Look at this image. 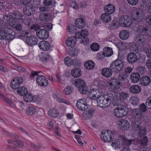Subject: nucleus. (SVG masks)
<instances>
[{
	"label": "nucleus",
	"instance_id": "1",
	"mask_svg": "<svg viewBox=\"0 0 151 151\" xmlns=\"http://www.w3.org/2000/svg\"><path fill=\"white\" fill-rule=\"evenodd\" d=\"M88 35V31L86 29H83L80 32H76L75 37H69L66 41V44L69 47H72L76 43L77 39H81L83 42L84 41V40L86 39L87 41Z\"/></svg>",
	"mask_w": 151,
	"mask_h": 151
},
{
	"label": "nucleus",
	"instance_id": "2",
	"mask_svg": "<svg viewBox=\"0 0 151 151\" xmlns=\"http://www.w3.org/2000/svg\"><path fill=\"white\" fill-rule=\"evenodd\" d=\"M15 36L14 32L10 28L3 27L0 31V39L10 41L14 39Z\"/></svg>",
	"mask_w": 151,
	"mask_h": 151
},
{
	"label": "nucleus",
	"instance_id": "3",
	"mask_svg": "<svg viewBox=\"0 0 151 151\" xmlns=\"http://www.w3.org/2000/svg\"><path fill=\"white\" fill-rule=\"evenodd\" d=\"M111 96L107 95H102L97 100L98 105L101 107H106L111 104Z\"/></svg>",
	"mask_w": 151,
	"mask_h": 151
},
{
	"label": "nucleus",
	"instance_id": "4",
	"mask_svg": "<svg viewBox=\"0 0 151 151\" xmlns=\"http://www.w3.org/2000/svg\"><path fill=\"white\" fill-rule=\"evenodd\" d=\"M73 85L78 88L79 91L82 94H85L87 92L86 87L84 81L80 79L72 80Z\"/></svg>",
	"mask_w": 151,
	"mask_h": 151
},
{
	"label": "nucleus",
	"instance_id": "5",
	"mask_svg": "<svg viewBox=\"0 0 151 151\" xmlns=\"http://www.w3.org/2000/svg\"><path fill=\"white\" fill-rule=\"evenodd\" d=\"M109 67L113 70V71L118 72L121 71L123 67V63L122 61L117 59L113 61L110 64Z\"/></svg>",
	"mask_w": 151,
	"mask_h": 151
},
{
	"label": "nucleus",
	"instance_id": "6",
	"mask_svg": "<svg viewBox=\"0 0 151 151\" xmlns=\"http://www.w3.org/2000/svg\"><path fill=\"white\" fill-rule=\"evenodd\" d=\"M101 139L105 142H109L114 139L112 133L109 130H103L101 135Z\"/></svg>",
	"mask_w": 151,
	"mask_h": 151
},
{
	"label": "nucleus",
	"instance_id": "7",
	"mask_svg": "<svg viewBox=\"0 0 151 151\" xmlns=\"http://www.w3.org/2000/svg\"><path fill=\"white\" fill-rule=\"evenodd\" d=\"M132 127L136 130L139 131V137H142L141 122L140 120L130 119Z\"/></svg>",
	"mask_w": 151,
	"mask_h": 151
},
{
	"label": "nucleus",
	"instance_id": "8",
	"mask_svg": "<svg viewBox=\"0 0 151 151\" xmlns=\"http://www.w3.org/2000/svg\"><path fill=\"white\" fill-rule=\"evenodd\" d=\"M132 22V19L130 17L124 15L120 19L119 23L121 26L124 27H128L130 26Z\"/></svg>",
	"mask_w": 151,
	"mask_h": 151
},
{
	"label": "nucleus",
	"instance_id": "9",
	"mask_svg": "<svg viewBox=\"0 0 151 151\" xmlns=\"http://www.w3.org/2000/svg\"><path fill=\"white\" fill-rule=\"evenodd\" d=\"M142 67L140 66L137 68V72H133L131 73L130 76V80L133 83H136L138 82L140 79V76L139 74L141 73Z\"/></svg>",
	"mask_w": 151,
	"mask_h": 151
},
{
	"label": "nucleus",
	"instance_id": "10",
	"mask_svg": "<svg viewBox=\"0 0 151 151\" xmlns=\"http://www.w3.org/2000/svg\"><path fill=\"white\" fill-rule=\"evenodd\" d=\"M43 3L44 6L40 7L39 8L40 11L41 12L48 11L49 10L48 6H54L56 2L53 0H44Z\"/></svg>",
	"mask_w": 151,
	"mask_h": 151
},
{
	"label": "nucleus",
	"instance_id": "11",
	"mask_svg": "<svg viewBox=\"0 0 151 151\" xmlns=\"http://www.w3.org/2000/svg\"><path fill=\"white\" fill-rule=\"evenodd\" d=\"M101 91L100 89H92L89 92L88 95L90 98L92 99H96L102 96Z\"/></svg>",
	"mask_w": 151,
	"mask_h": 151
},
{
	"label": "nucleus",
	"instance_id": "12",
	"mask_svg": "<svg viewBox=\"0 0 151 151\" xmlns=\"http://www.w3.org/2000/svg\"><path fill=\"white\" fill-rule=\"evenodd\" d=\"M9 24L10 26L18 31H21L22 28V24L19 21L10 19L9 21Z\"/></svg>",
	"mask_w": 151,
	"mask_h": 151
},
{
	"label": "nucleus",
	"instance_id": "13",
	"mask_svg": "<svg viewBox=\"0 0 151 151\" xmlns=\"http://www.w3.org/2000/svg\"><path fill=\"white\" fill-rule=\"evenodd\" d=\"M140 11L141 10L139 9L134 10L132 14V18L133 20L137 21V24H140L142 23V12Z\"/></svg>",
	"mask_w": 151,
	"mask_h": 151
},
{
	"label": "nucleus",
	"instance_id": "14",
	"mask_svg": "<svg viewBox=\"0 0 151 151\" xmlns=\"http://www.w3.org/2000/svg\"><path fill=\"white\" fill-rule=\"evenodd\" d=\"M76 106L78 109L81 110H85L88 107L87 103L84 98L79 99L77 101Z\"/></svg>",
	"mask_w": 151,
	"mask_h": 151
},
{
	"label": "nucleus",
	"instance_id": "15",
	"mask_svg": "<svg viewBox=\"0 0 151 151\" xmlns=\"http://www.w3.org/2000/svg\"><path fill=\"white\" fill-rule=\"evenodd\" d=\"M119 138L122 140L123 141L122 142H123V144L125 145L128 146L130 145L132 142H137V143L138 144H139L140 145L142 144V139L139 140L137 139L129 140L127 139L124 136L122 135H119Z\"/></svg>",
	"mask_w": 151,
	"mask_h": 151
},
{
	"label": "nucleus",
	"instance_id": "16",
	"mask_svg": "<svg viewBox=\"0 0 151 151\" xmlns=\"http://www.w3.org/2000/svg\"><path fill=\"white\" fill-rule=\"evenodd\" d=\"M38 37L41 40H45L49 37L48 33L46 30L39 29L36 30Z\"/></svg>",
	"mask_w": 151,
	"mask_h": 151
},
{
	"label": "nucleus",
	"instance_id": "17",
	"mask_svg": "<svg viewBox=\"0 0 151 151\" xmlns=\"http://www.w3.org/2000/svg\"><path fill=\"white\" fill-rule=\"evenodd\" d=\"M118 123L119 128L122 131L128 130L130 127L129 124L126 120H120L119 121Z\"/></svg>",
	"mask_w": 151,
	"mask_h": 151
},
{
	"label": "nucleus",
	"instance_id": "18",
	"mask_svg": "<svg viewBox=\"0 0 151 151\" xmlns=\"http://www.w3.org/2000/svg\"><path fill=\"white\" fill-rule=\"evenodd\" d=\"M118 106L119 107L118 108H119V111L121 112L122 117L128 114L129 109L127 108L128 105L127 104L123 103H121Z\"/></svg>",
	"mask_w": 151,
	"mask_h": 151
},
{
	"label": "nucleus",
	"instance_id": "19",
	"mask_svg": "<svg viewBox=\"0 0 151 151\" xmlns=\"http://www.w3.org/2000/svg\"><path fill=\"white\" fill-rule=\"evenodd\" d=\"M36 81L37 83L40 86L45 87L48 83V81L45 76L41 75L37 77Z\"/></svg>",
	"mask_w": 151,
	"mask_h": 151
},
{
	"label": "nucleus",
	"instance_id": "20",
	"mask_svg": "<svg viewBox=\"0 0 151 151\" xmlns=\"http://www.w3.org/2000/svg\"><path fill=\"white\" fill-rule=\"evenodd\" d=\"M10 137L13 139L14 142L13 145L15 147H20L23 146L24 144L22 141L19 140V137L17 135L14 134L10 135Z\"/></svg>",
	"mask_w": 151,
	"mask_h": 151
},
{
	"label": "nucleus",
	"instance_id": "21",
	"mask_svg": "<svg viewBox=\"0 0 151 151\" xmlns=\"http://www.w3.org/2000/svg\"><path fill=\"white\" fill-rule=\"evenodd\" d=\"M95 110L90 109L85 111L83 114L82 118L84 119H89L91 118L95 112Z\"/></svg>",
	"mask_w": 151,
	"mask_h": 151
},
{
	"label": "nucleus",
	"instance_id": "22",
	"mask_svg": "<svg viewBox=\"0 0 151 151\" xmlns=\"http://www.w3.org/2000/svg\"><path fill=\"white\" fill-rule=\"evenodd\" d=\"M132 117L131 119L140 120L142 117V111L138 109H133L132 111Z\"/></svg>",
	"mask_w": 151,
	"mask_h": 151
},
{
	"label": "nucleus",
	"instance_id": "23",
	"mask_svg": "<svg viewBox=\"0 0 151 151\" xmlns=\"http://www.w3.org/2000/svg\"><path fill=\"white\" fill-rule=\"evenodd\" d=\"M38 42L37 37L34 35L27 36L26 39V42L29 46H32L36 44Z\"/></svg>",
	"mask_w": 151,
	"mask_h": 151
},
{
	"label": "nucleus",
	"instance_id": "24",
	"mask_svg": "<svg viewBox=\"0 0 151 151\" xmlns=\"http://www.w3.org/2000/svg\"><path fill=\"white\" fill-rule=\"evenodd\" d=\"M138 58L136 54L133 52L129 53L127 56V61L130 64H133L135 63Z\"/></svg>",
	"mask_w": 151,
	"mask_h": 151
},
{
	"label": "nucleus",
	"instance_id": "25",
	"mask_svg": "<svg viewBox=\"0 0 151 151\" xmlns=\"http://www.w3.org/2000/svg\"><path fill=\"white\" fill-rule=\"evenodd\" d=\"M109 85L114 88L119 89L121 86L122 83L119 82L116 78H114L110 80L109 82Z\"/></svg>",
	"mask_w": 151,
	"mask_h": 151
},
{
	"label": "nucleus",
	"instance_id": "26",
	"mask_svg": "<svg viewBox=\"0 0 151 151\" xmlns=\"http://www.w3.org/2000/svg\"><path fill=\"white\" fill-rule=\"evenodd\" d=\"M75 24L76 27L81 29L85 26L86 22L83 19L79 18L76 19L75 21Z\"/></svg>",
	"mask_w": 151,
	"mask_h": 151
},
{
	"label": "nucleus",
	"instance_id": "27",
	"mask_svg": "<svg viewBox=\"0 0 151 151\" xmlns=\"http://www.w3.org/2000/svg\"><path fill=\"white\" fill-rule=\"evenodd\" d=\"M11 17L13 19H17L19 20H21L22 19V17L24 15L20 12L15 11L13 12L11 14Z\"/></svg>",
	"mask_w": 151,
	"mask_h": 151
},
{
	"label": "nucleus",
	"instance_id": "28",
	"mask_svg": "<svg viewBox=\"0 0 151 151\" xmlns=\"http://www.w3.org/2000/svg\"><path fill=\"white\" fill-rule=\"evenodd\" d=\"M40 48L43 50H47L50 47V44L48 42L45 41H41L39 44Z\"/></svg>",
	"mask_w": 151,
	"mask_h": 151
},
{
	"label": "nucleus",
	"instance_id": "29",
	"mask_svg": "<svg viewBox=\"0 0 151 151\" xmlns=\"http://www.w3.org/2000/svg\"><path fill=\"white\" fill-rule=\"evenodd\" d=\"M104 10L106 13L110 14L114 13L115 10V8L112 4H109L106 5L104 6Z\"/></svg>",
	"mask_w": 151,
	"mask_h": 151
},
{
	"label": "nucleus",
	"instance_id": "30",
	"mask_svg": "<svg viewBox=\"0 0 151 151\" xmlns=\"http://www.w3.org/2000/svg\"><path fill=\"white\" fill-rule=\"evenodd\" d=\"M112 69L109 68H104L102 69L101 73L103 76L109 78L111 76L112 74Z\"/></svg>",
	"mask_w": 151,
	"mask_h": 151
},
{
	"label": "nucleus",
	"instance_id": "31",
	"mask_svg": "<svg viewBox=\"0 0 151 151\" xmlns=\"http://www.w3.org/2000/svg\"><path fill=\"white\" fill-rule=\"evenodd\" d=\"M51 17L52 15L50 13H41L40 15V19L45 22L50 20L51 19Z\"/></svg>",
	"mask_w": 151,
	"mask_h": 151
},
{
	"label": "nucleus",
	"instance_id": "32",
	"mask_svg": "<svg viewBox=\"0 0 151 151\" xmlns=\"http://www.w3.org/2000/svg\"><path fill=\"white\" fill-rule=\"evenodd\" d=\"M129 89L132 93L136 94L139 93L141 91V88L139 86L134 85L130 87Z\"/></svg>",
	"mask_w": 151,
	"mask_h": 151
},
{
	"label": "nucleus",
	"instance_id": "33",
	"mask_svg": "<svg viewBox=\"0 0 151 151\" xmlns=\"http://www.w3.org/2000/svg\"><path fill=\"white\" fill-rule=\"evenodd\" d=\"M111 102L114 106H119L121 102V99L117 95H115L114 96H111Z\"/></svg>",
	"mask_w": 151,
	"mask_h": 151
},
{
	"label": "nucleus",
	"instance_id": "34",
	"mask_svg": "<svg viewBox=\"0 0 151 151\" xmlns=\"http://www.w3.org/2000/svg\"><path fill=\"white\" fill-rule=\"evenodd\" d=\"M129 36V33L128 31L124 30L121 31L119 34L120 39L122 40H126L128 39Z\"/></svg>",
	"mask_w": 151,
	"mask_h": 151
},
{
	"label": "nucleus",
	"instance_id": "35",
	"mask_svg": "<svg viewBox=\"0 0 151 151\" xmlns=\"http://www.w3.org/2000/svg\"><path fill=\"white\" fill-rule=\"evenodd\" d=\"M34 11V8L30 6L26 7L23 9V12L24 14L28 16L31 15Z\"/></svg>",
	"mask_w": 151,
	"mask_h": 151
},
{
	"label": "nucleus",
	"instance_id": "36",
	"mask_svg": "<svg viewBox=\"0 0 151 151\" xmlns=\"http://www.w3.org/2000/svg\"><path fill=\"white\" fill-rule=\"evenodd\" d=\"M103 53L105 57H109L111 56L113 53L112 49L109 47H106L103 50Z\"/></svg>",
	"mask_w": 151,
	"mask_h": 151
},
{
	"label": "nucleus",
	"instance_id": "37",
	"mask_svg": "<svg viewBox=\"0 0 151 151\" xmlns=\"http://www.w3.org/2000/svg\"><path fill=\"white\" fill-rule=\"evenodd\" d=\"M81 70L78 68L73 69L71 72L72 76L75 78L79 77L81 75Z\"/></svg>",
	"mask_w": 151,
	"mask_h": 151
},
{
	"label": "nucleus",
	"instance_id": "38",
	"mask_svg": "<svg viewBox=\"0 0 151 151\" xmlns=\"http://www.w3.org/2000/svg\"><path fill=\"white\" fill-rule=\"evenodd\" d=\"M142 34L145 35L151 36V26H147L142 29Z\"/></svg>",
	"mask_w": 151,
	"mask_h": 151
},
{
	"label": "nucleus",
	"instance_id": "39",
	"mask_svg": "<svg viewBox=\"0 0 151 151\" xmlns=\"http://www.w3.org/2000/svg\"><path fill=\"white\" fill-rule=\"evenodd\" d=\"M122 145V141H120L119 139H116L111 144L112 146L116 149L121 148Z\"/></svg>",
	"mask_w": 151,
	"mask_h": 151
},
{
	"label": "nucleus",
	"instance_id": "40",
	"mask_svg": "<svg viewBox=\"0 0 151 151\" xmlns=\"http://www.w3.org/2000/svg\"><path fill=\"white\" fill-rule=\"evenodd\" d=\"M36 111V109L35 107L34 106H30L27 108L26 112L28 115L32 116L35 114Z\"/></svg>",
	"mask_w": 151,
	"mask_h": 151
},
{
	"label": "nucleus",
	"instance_id": "41",
	"mask_svg": "<svg viewBox=\"0 0 151 151\" xmlns=\"http://www.w3.org/2000/svg\"><path fill=\"white\" fill-rule=\"evenodd\" d=\"M109 15L106 13L102 14L101 17V19L104 22H108L110 21L111 16Z\"/></svg>",
	"mask_w": 151,
	"mask_h": 151
},
{
	"label": "nucleus",
	"instance_id": "42",
	"mask_svg": "<svg viewBox=\"0 0 151 151\" xmlns=\"http://www.w3.org/2000/svg\"><path fill=\"white\" fill-rule=\"evenodd\" d=\"M94 65V63L92 60H88L84 63L85 67L87 70L92 69Z\"/></svg>",
	"mask_w": 151,
	"mask_h": 151
},
{
	"label": "nucleus",
	"instance_id": "43",
	"mask_svg": "<svg viewBox=\"0 0 151 151\" xmlns=\"http://www.w3.org/2000/svg\"><path fill=\"white\" fill-rule=\"evenodd\" d=\"M23 98L24 101L27 102H31L33 100V97L32 94L28 92L24 96Z\"/></svg>",
	"mask_w": 151,
	"mask_h": 151
},
{
	"label": "nucleus",
	"instance_id": "44",
	"mask_svg": "<svg viewBox=\"0 0 151 151\" xmlns=\"http://www.w3.org/2000/svg\"><path fill=\"white\" fill-rule=\"evenodd\" d=\"M18 93L20 95L24 96L27 92V88L24 86L19 88L17 90Z\"/></svg>",
	"mask_w": 151,
	"mask_h": 151
},
{
	"label": "nucleus",
	"instance_id": "45",
	"mask_svg": "<svg viewBox=\"0 0 151 151\" xmlns=\"http://www.w3.org/2000/svg\"><path fill=\"white\" fill-rule=\"evenodd\" d=\"M48 114L50 116L53 117H56L59 115L57 110L55 109H50L48 111Z\"/></svg>",
	"mask_w": 151,
	"mask_h": 151
},
{
	"label": "nucleus",
	"instance_id": "46",
	"mask_svg": "<svg viewBox=\"0 0 151 151\" xmlns=\"http://www.w3.org/2000/svg\"><path fill=\"white\" fill-rule=\"evenodd\" d=\"M150 83V79L148 76L142 77V86H147Z\"/></svg>",
	"mask_w": 151,
	"mask_h": 151
},
{
	"label": "nucleus",
	"instance_id": "47",
	"mask_svg": "<svg viewBox=\"0 0 151 151\" xmlns=\"http://www.w3.org/2000/svg\"><path fill=\"white\" fill-rule=\"evenodd\" d=\"M129 103L134 105H137L139 103V99L136 97L132 96L129 100Z\"/></svg>",
	"mask_w": 151,
	"mask_h": 151
},
{
	"label": "nucleus",
	"instance_id": "48",
	"mask_svg": "<svg viewBox=\"0 0 151 151\" xmlns=\"http://www.w3.org/2000/svg\"><path fill=\"white\" fill-rule=\"evenodd\" d=\"M76 27L73 24L69 25L68 27L67 30L69 33L72 34L76 32Z\"/></svg>",
	"mask_w": 151,
	"mask_h": 151
},
{
	"label": "nucleus",
	"instance_id": "49",
	"mask_svg": "<svg viewBox=\"0 0 151 151\" xmlns=\"http://www.w3.org/2000/svg\"><path fill=\"white\" fill-rule=\"evenodd\" d=\"M0 98L1 99L4 101L6 103L12 106L13 104L12 103L11 101L6 97L4 94L0 92Z\"/></svg>",
	"mask_w": 151,
	"mask_h": 151
},
{
	"label": "nucleus",
	"instance_id": "50",
	"mask_svg": "<svg viewBox=\"0 0 151 151\" xmlns=\"http://www.w3.org/2000/svg\"><path fill=\"white\" fill-rule=\"evenodd\" d=\"M73 89L70 86H67L64 88L63 92L66 95L69 94L72 92Z\"/></svg>",
	"mask_w": 151,
	"mask_h": 151
},
{
	"label": "nucleus",
	"instance_id": "51",
	"mask_svg": "<svg viewBox=\"0 0 151 151\" xmlns=\"http://www.w3.org/2000/svg\"><path fill=\"white\" fill-rule=\"evenodd\" d=\"M100 46L97 43H93L91 46V48L92 50L94 51H98L99 48Z\"/></svg>",
	"mask_w": 151,
	"mask_h": 151
},
{
	"label": "nucleus",
	"instance_id": "52",
	"mask_svg": "<svg viewBox=\"0 0 151 151\" xmlns=\"http://www.w3.org/2000/svg\"><path fill=\"white\" fill-rule=\"evenodd\" d=\"M135 48V51L136 53L140 58L142 57V47L141 46L136 45Z\"/></svg>",
	"mask_w": 151,
	"mask_h": 151
},
{
	"label": "nucleus",
	"instance_id": "53",
	"mask_svg": "<svg viewBox=\"0 0 151 151\" xmlns=\"http://www.w3.org/2000/svg\"><path fill=\"white\" fill-rule=\"evenodd\" d=\"M134 41L139 44H142V34H137L135 36Z\"/></svg>",
	"mask_w": 151,
	"mask_h": 151
},
{
	"label": "nucleus",
	"instance_id": "54",
	"mask_svg": "<svg viewBox=\"0 0 151 151\" xmlns=\"http://www.w3.org/2000/svg\"><path fill=\"white\" fill-rule=\"evenodd\" d=\"M10 85L12 88L14 89L18 88L20 86V85L14 79L11 81Z\"/></svg>",
	"mask_w": 151,
	"mask_h": 151
},
{
	"label": "nucleus",
	"instance_id": "55",
	"mask_svg": "<svg viewBox=\"0 0 151 151\" xmlns=\"http://www.w3.org/2000/svg\"><path fill=\"white\" fill-rule=\"evenodd\" d=\"M118 108H119L118 106H117L115 108L114 111V114L116 117L118 118H121L122 117L121 114V112L119 111V109Z\"/></svg>",
	"mask_w": 151,
	"mask_h": 151
},
{
	"label": "nucleus",
	"instance_id": "56",
	"mask_svg": "<svg viewBox=\"0 0 151 151\" xmlns=\"http://www.w3.org/2000/svg\"><path fill=\"white\" fill-rule=\"evenodd\" d=\"M32 22V19L29 18H25L23 19L22 22L25 25L29 26L30 25Z\"/></svg>",
	"mask_w": 151,
	"mask_h": 151
},
{
	"label": "nucleus",
	"instance_id": "57",
	"mask_svg": "<svg viewBox=\"0 0 151 151\" xmlns=\"http://www.w3.org/2000/svg\"><path fill=\"white\" fill-rule=\"evenodd\" d=\"M50 56L47 54L42 53L40 57V60L42 61L47 60L49 58Z\"/></svg>",
	"mask_w": 151,
	"mask_h": 151
},
{
	"label": "nucleus",
	"instance_id": "58",
	"mask_svg": "<svg viewBox=\"0 0 151 151\" xmlns=\"http://www.w3.org/2000/svg\"><path fill=\"white\" fill-rule=\"evenodd\" d=\"M72 59H70L69 57H67L64 60V63L65 65L69 66L72 65Z\"/></svg>",
	"mask_w": 151,
	"mask_h": 151
},
{
	"label": "nucleus",
	"instance_id": "59",
	"mask_svg": "<svg viewBox=\"0 0 151 151\" xmlns=\"http://www.w3.org/2000/svg\"><path fill=\"white\" fill-rule=\"evenodd\" d=\"M14 79L20 85L22 83L23 81L22 78L20 77H16L14 78Z\"/></svg>",
	"mask_w": 151,
	"mask_h": 151
},
{
	"label": "nucleus",
	"instance_id": "60",
	"mask_svg": "<svg viewBox=\"0 0 151 151\" xmlns=\"http://www.w3.org/2000/svg\"><path fill=\"white\" fill-rule=\"evenodd\" d=\"M52 24L50 23H46L44 25V27L46 29L45 30H50L52 28Z\"/></svg>",
	"mask_w": 151,
	"mask_h": 151
},
{
	"label": "nucleus",
	"instance_id": "61",
	"mask_svg": "<svg viewBox=\"0 0 151 151\" xmlns=\"http://www.w3.org/2000/svg\"><path fill=\"white\" fill-rule=\"evenodd\" d=\"M120 98H122L123 99H124L127 98L128 96V95L126 93L124 92H120L119 93Z\"/></svg>",
	"mask_w": 151,
	"mask_h": 151
},
{
	"label": "nucleus",
	"instance_id": "62",
	"mask_svg": "<svg viewBox=\"0 0 151 151\" xmlns=\"http://www.w3.org/2000/svg\"><path fill=\"white\" fill-rule=\"evenodd\" d=\"M70 6L75 9H78L79 8V6L77 4L76 2L74 1L71 2Z\"/></svg>",
	"mask_w": 151,
	"mask_h": 151
},
{
	"label": "nucleus",
	"instance_id": "63",
	"mask_svg": "<svg viewBox=\"0 0 151 151\" xmlns=\"http://www.w3.org/2000/svg\"><path fill=\"white\" fill-rule=\"evenodd\" d=\"M144 52H145L147 56L148 57H149L150 58H151V50L150 49H144L143 50Z\"/></svg>",
	"mask_w": 151,
	"mask_h": 151
},
{
	"label": "nucleus",
	"instance_id": "64",
	"mask_svg": "<svg viewBox=\"0 0 151 151\" xmlns=\"http://www.w3.org/2000/svg\"><path fill=\"white\" fill-rule=\"evenodd\" d=\"M146 105L149 106L148 108L151 109V97H149L147 99L146 102Z\"/></svg>",
	"mask_w": 151,
	"mask_h": 151
}]
</instances>
